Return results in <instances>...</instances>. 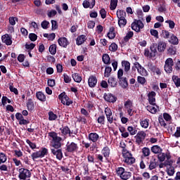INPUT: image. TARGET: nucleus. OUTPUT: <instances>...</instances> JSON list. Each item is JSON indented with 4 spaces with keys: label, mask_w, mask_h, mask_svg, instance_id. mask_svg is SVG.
I'll use <instances>...</instances> for the list:
<instances>
[{
    "label": "nucleus",
    "mask_w": 180,
    "mask_h": 180,
    "mask_svg": "<svg viewBox=\"0 0 180 180\" xmlns=\"http://www.w3.org/2000/svg\"><path fill=\"white\" fill-rule=\"evenodd\" d=\"M115 172L120 179L127 180L131 178V172L126 171V169H124L123 167H116Z\"/></svg>",
    "instance_id": "f257e3e1"
},
{
    "label": "nucleus",
    "mask_w": 180,
    "mask_h": 180,
    "mask_svg": "<svg viewBox=\"0 0 180 180\" xmlns=\"http://www.w3.org/2000/svg\"><path fill=\"white\" fill-rule=\"evenodd\" d=\"M46 155H49V149H47V148L42 147L39 150L32 153L31 158L33 161H36L37 158H44Z\"/></svg>",
    "instance_id": "f03ea898"
},
{
    "label": "nucleus",
    "mask_w": 180,
    "mask_h": 180,
    "mask_svg": "<svg viewBox=\"0 0 180 180\" xmlns=\"http://www.w3.org/2000/svg\"><path fill=\"white\" fill-rule=\"evenodd\" d=\"M46 155H49V149H47V148L42 147L39 150L32 153L31 158L33 161H36L37 158H44Z\"/></svg>",
    "instance_id": "7ed1b4c3"
},
{
    "label": "nucleus",
    "mask_w": 180,
    "mask_h": 180,
    "mask_svg": "<svg viewBox=\"0 0 180 180\" xmlns=\"http://www.w3.org/2000/svg\"><path fill=\"white\" fill-rule=\"evenodd\" d=\"M158 54V52L157 51V44H152L150 46V49H145V57H149V58H155V56H157Z\"/></svg>",
    "instance_id": "20e7f679"
},
{
    "label": "nucleus",
    "mask_w": 180,
    "mask_h": 180,
    "mask_svg": "<svg viewBox=\"0 0 180 180\" xmlns=\"http://www.w3.org/2000/svg\"><path fill=\"white\" fill-rule=\"evenodd\" d=\"M32 176L30 170L21 167L18 169V178L20 180L29 179Z\"/></svg>",
    "instance_id": "39448f33"
},
{
    "label": "nucleus",
    "mask_w": 180,
    "mask_h": 180,
    "mask_svg": "<svg viewBox=\"0 0 180 180\" xmlns=\"http://www.w3.org/2000/svg\"><path fill=\"white\" fill-rule=\"evenodd\" d=\"M132 30L136 32V33H140L141 29L144 28V23L141 20H134V22L131 25Z\"/></svg>",
    "instance_id": "423d86ee"
},
{
    "label": "nucleus",
    "mask_w": 180,
    "mask_h": 180,
    "mask_svg": "<svg viewBox=\"0 0 180 180\" xmlns=\"http://www.w3.org/2000/svg\"><path fill=\"white\" fill-rule=\"evenodd\" d=\"M146 137H147V134L144 131H139L136 133V135L134 136L135 139V143L138 146H141L144 143V141L146 140Z\"/></svg>",
    "instance_id": "0eeeda50"
},
{
    "label": "nucleus",
    "mask_w": 180,
    "mask_h": 180,
    "mask_svg": "<svg viewBox=\"0 0 180 180\" xmlns=\"http://www.w3.org/2000/svg\"><path fill=\"white\" fill-rule=\"evenodd\" d=\"M79 148V147L78 146V143H75V142L68 141L65 146V151L72 154H74V153H77Z\"/></svg>",
    "instance_id": "6e6552de"
},
{
    "label": "nucleus",
    "mask_w": 180,
    "mask_h": 180,
    "mask_svg": "<svg viewBox=\"0 0 180 180\" xmlns=\"http://www.w3.org/2000/svg\"><path fill=\"white\" fill-rule=\"evenodd\" d=\"M174 60L172 58L166 59L164 65V70L167 74H171L173 71Z\"/></svg>",
    "instance_id": "1a4fd4ad"
},
{
    "label": "nucleus",
    "mask_w": 180,
    "mask_h": 180,
    "mask_svg": "<svg viewBox=\"0 0 180 180\" xmlns=\"http://www.w3.org/2000/svg\"><path fill=\"white\" fill-rule=\"evenodd\" d=\"M60 148H61V147L52 146L51 148V153L57 158V160L61 161L63 155V150Z\"/></svg>",
    "instance_id": "9d476101"
},
{
    "label": "nucleus",
    "mask_w": 180,
    "mask_h": 180,
    "mask_svg": "<svg viewBox=\"0 0 180 180\" xmlns=\"http://www.w3.org/2000/svg\"><path fill=\"white\" fill-rule=\"evenodd\" d=\"M124 162L127 164V165H131L136 162V158H133L131 153L127 151L123 153Z\"/></svg>",
    "instance_id": "9b49d317"
},
{
    "label": "nucleus",
    "mask_w": 180,
    "mask_h": 180,
    "mask_svg": "<svg viewBox=\"0 0 180 180\" xmlns=\"http://www.w3.org/2000/svg\"><path fill=\"white\" fill-rule=\"evenodd\" d=\"M134 65H135V68H136L138 73L140 74L141 77H148V71L139 62H135Z\"/></svg>",
    "instance_id": "f8f14e48"
},
{
    "label": "nucleus",
    "mask_w": 180,
    "mask_h": 180,
    "mask_svg": "<svg viewBox=\"0 0 180 180\" xmlns=\"http://www.w3.org/2000/svg\"><path fill=\"white\" fill-rule=\"evenodd\" d=\"M105 114L107 117V120L110 124H112L113 123V120L116 122V118H113V113L112 112V110L109 107H107L105 108Z\"/></svg>",
    "instance_id": "ddd939ff"
},
{
    "label": "nucleus",
    "mask_w": 180,
    "mask_h": 180,
    "mask_svg": "<svg viewBox=\"0 0 180 180\" xmlns=\"http://www.w3.org/2000/svg\"><path fill=\"white\" fill-rule=\"evenodd\" d=\"M103 98L106 102H109L110 103H115L116 101H117V97L113 95L112 93L104 94Z\"/></svg>",
    "instance_id": "4468645a"
},
{
    "label": "nucleus",
    "mask_w": 180,
    "mask_h": 180,
    "mask_svg": "<svg viewBox=\"0 0 180 180\" xmlns=\"http://www.w3.org/2000/svg\"><path fill=\"white\" fill-rule=\"evenodd\" d=\"M147 164H149L148 169L150 171H153V169H155V168H157V167L159 165L158 159H157L155 157H153L150 159V162L148 163V162Z\"/></svg>",
    "instance_id": "2eb2a0df"
},
{
    "label": "nucleus",
    "mask_w": 180,
    "mask_h": 180,
    "mask_svg": "<svg viewBox=\"0 0 180 180\" xmlns=\"http://www.w3.org/2000/svg\"><path fill=\"white\" fill-rule=\"evenodd\" d=\"M148 67L149 70H150V71L153 72V74H156V75H158V77L161 75L162 74L161 69L158 68L155 65L150 63L148 64Z\"/></svg>",
    "instance_id": "dca6fc26"
},
{
    "label": "nucleus",
    "mask_w": 180,
    "mask_h": 180,
    "mask_svg": "<svg viewBox=\"0 0 180 180\" xmlns=\"http://www.w3.org/2000/svg\"><path fill=\"white\" fill-rule=\"evenodd\" d=\"M1 41L3 43H5L6 46H12V37L8 34H5L4 35L1 36Z\"/></svg>",
    "instance_id": "f3484780"
},
{
    "label": "nucleus",
    "mask_w": 180,
    "mask_h": 180,
    "mask_svg": "<svg viewBox=\"0 0 180 180\" xmlns=\"http://www.w3.org/2000/svg\"><path fill=\"white\" fill-rule=\"evenodd\" d=\"M157 94L155 91H150L148 94V103L150 105H152V106H156L155 104V96Z\"/></svg>",
    "instance_id": "a211bd4d"
},
{
    "label": "nucleus",
    "mask_w": 180,
    "mask_h": 180,
    "mask_svg": "<svg viewBox=\"0 0 180 180\" xmlns=\"http://www.w3.org/2000/svg\"><path fill=\"white\" fill-rule=\"evenodd\" d=\"M156 47H158V51L159 53H164L167 49V43L164 41H160Z\"/></svg>",
    "instance_id": "6ab92c4d"
},
{
    "label": "nucleus",
    "mask_w": 180,
    "mask_h": 180,
    "mask_svg": "<svg viewBox=\"0 0 180 180\" xmlns=\"http://www.w3.org/2000/svg\"><path fill=\"white\" fill-rule=\"evenodd\" d=\"M88 84L90 88H95V86H96V84H98V79H96V77L94 75L90 76L88 79Z\"/></svg>",
    "instance_id": "aec40b11"
},
{
    "label": "nucleus",
    "mask_w": 180,
    "mask_h": 180,
    "mask_svg": "<svg viewBox=\"0 0 180 180\" xmlns=\"http://www.w3.org/2000/svg\"><path fill=\"white\" fill-rule=\"evenodd\" d=\"M58 43L60 47H63L64 49H67V46L70 44L68 42V39L66 37H60L58 39Z\"/></svg>",
    "instance_id": "412c9836"
},
{
    "label": "nucleus",
    "mask_w": 180,
    "mask_h": 180,
    "mask_svg": "<svg viewBox=\"0 0 180 180\" xmlns=\"http://www.w3.org/2000/svg\"><path fill=\"white\" fill-rule=\"evenodd\" d=\"M169 43H170V44H173V46H178V44H179V39L176 36H175V34H171Z\"/></svg>",
    "instance_id": "4be33fe9"
},
{
    "label": "nucleus",
    "mask_w": 180,
    "mask_h": 180,
    "mask_svg": "<svg viewBox=\"0 0 180 180\" xmlns=\"http://www.w3.org/2000/svg\"><path fill=\"white\" fill-rule=\"evenodd\" d=\"M85 41H86V36L85 34L79 35L76 39L77 46H81L82 44H84Z\"/></svg>",
    "instance_id": "5701e85b"
},
{
    "label": "nucleus",
    "mask_w": 180,
    "mask_h": 180,
    "mask_svg": "<svg viewBox=\"0 0 180 180\" xmlns=\"http://www.w3.org/2000/svg\"><path fill=\"white\" fill-rule=\"evenodd\" d=\"M89 141H92V143H96V141L99 140V134L96 132H91L89 134Z\"/></svg>",
    "instance_id": "b1692460"
},
{
    "label": "nucleus",
    "mask_w": 180,
    "mask_h": 180,
    "mask_svg": "<svg viewBox=\"0 0 180 180\" xmlns=\"http://www.w3.org/2000/svg\"><path fill=\"white\" fill-rule=\"evenodd\" d=\"M107 36L110 40H112V39H115L116 37V33H115V27H110Z\"/></svg>",
    "instance_id": "393cba45"
},
{
    "label": "nucleus",
    "mask_w": 180,
    "mask_h": 180,
    "mask_svg": "<svg viewBox=\"0 0 180 180\" xmlns=\"http://www.w3.org/2000/svg\"><path fill=\"white\" fill-rule=\"evenodd\" d=\"M36 98L38 99V101H40L41 102H46V95H44L42 91H37L36 93Z\"/></svg>",
    "instance_id": "a878e982"
},
{
    "label": "nucleus",
    "mask_w": 180,
    "mask_h": 180,
    "mask_svg": "<svg viewBox=\"0 0 180 180\" xmlns=\"http://www.w3.org/2000/svg\"><path fill=\"white\" fill-rule=\"evenodd\" d=\"M101 153L105 158H109L110 155V148H109L108 146L104 147L101 150Z\"/></svg>",
    "instance_id": "bb28decb"
},
{
    "label": "nucleus",
    "mask_w": 180,
    "mask_h": 180,
    "mask_svg": "<svg viewBox=\"0 0 180 180\" xmlns=\"http://www.w3.org/2000/svg\"><path fill=\"white\" fill-rule=\"evenodd\" d=\"M58 99L60 101L61 103H65V101H68V99H70V97L67 96L65 91H63L58 96Z\"/></svg>",
    "instance_id": "cd10ccee"
},
{
    "label": "nucleus",
    "mask_w": 180,
    "mask_h": 180,
    "mask_svg": "<svg viewBox=\"0 0 180 180\" xmlns=\"http://www.w3.org/2000/svg\"><path fill=\"white\" fill-rule=\"evenodd\" d=\"M61 140L63 139L60 136H56L54 139H53V144L52 145V147H61Z\"/></svg>",
    "instance_id": "c85d7f7f"
},
{
    "label": "nucleus",
    "mask_w": 180,
    "mask_h": 180,
    "mask_svg": "<svg viewBox=\"0 0 180 180\" xmlns=\"http://www.w3.org/2000/svg\"><path fill=\"white\" fill-rule=\"evenodd\" d=\"M122 65L124 67V71L127 74L130 71V62L127 60H122Z\"/></svg>",
    "instance_id": "c756f323"
},
{
    "label": "nucleus",
    "mask_w": 180,
    "mask_h": 180,
    "mask_svg": "<svg viewBox=\"0 0 180 180\" xmlns=\"http://www.w3.org/2000/svg\"><path fill=\"white\" fill-rule=\"evenodd\" d=\"M59 130L61 131V136H68L70 133V127H68V126L62 127Z\"/></svg>",
    "instance_id": "7c9ffc66"
},
{
    "label": "nucleus",
    "mask_w": 180,
    "mask_h": 180,
    "mask_svg": "<svg viewBox=\"0 0 180 180\" xmlns=\"http://www.w3.org/2000/svg\"><path fill=\"white\" fill-rule=\"evenodd\" d=\"M108 85H110V86H112V88L117 86V81H116V79L113 77H110L108 78Z\"/></svg>",
    "instance_id": "2f4dec72"
},
{
    "label": "nucleus",
    "mask_w": 180,
    "mask_h": 180,
    "mask_svg": "<svg viewBox=\"0 0 180 180\" xmlns=\"http://www.w3.org/2000/svg\"><path fill=\"white\" fill-rule=\"evenodd\" d=\"M127 130L131 136H134L135 134H137V127L136 126H129L127 127Z\"/></svg>",
    "instance_id": "473e14b6"
},
{
    "label": "nucleus",
    "mask_w": 180,
    "mask_h": 180,
    "mask_svg": "<svg viewBox=\"0 0 180 180\" xmlns=\"http://www.w3.org/2000/svg\"><path fill=\"white\" fill-rule=\"evenodd\" d=\"M27 110L32 112L34 109V103L32 98H29L27 103Z\"/></svg>",
    "instance_id": "72a5a7b5"
},
{
    "label": "nucleus",
    "mask_w": 180,
    "mask_h": 180,
    "mask_svg": "<svg viewBox=\"0 0 180 180\" xmlns=\"http://www.w3.org/2000/svg\"><path fill=\"white\" fill-rule=\"evenodd\" d=\"M49 51L52 56H56V53H57V44H53L49 46Z\"/></svg>",
    "instance_id": "f704fd0d"
},
{
    "label": "nucleus",
    "mask_w": 180,
    "mask_h": 180,
    "mask_svg": "<svg viewBox=\"0 0 180 180\" xmlns=\"http://www.w3.org/2000/svg\"><path fill=\"white\" fill-rule=\"evenodd\" d=\"M102 60L106 65L110 64V56H109V54L104 53L102 56Z\"/></svg>",
    "instance_id": "c9c22d12"
},
{
    "label": "nucleus",
    "mask_w": 180,
    "mask_h": 180,
    "mask_svg": "<svg viewBox=\"0 0 180 180\" xmlns=\"http://www.w3.org/2000/svg\"><path fill=\"white\" fill-rule=\"evenodd\" d=\"M120 84H122V88L126 89L129 86V82H127V77H122L121 79H119Z\"/></svg>",
    "instance_id": "e433bc0d"
},
{
    "label": "nucleus",
    "mask_w": 180,
    "mask_h": 180,
    "mask_svg": "<svg viewBox=\"0 0 180 180\" xmlns=\"http://www.w3.org/2000/svg\"><path fill=\"white\" fill-rule=\"evenodd\" d=\"M151 151L153 154H160L162 151V149L159 146H153L151 147Z\"/></svg>",
    "instance_id": "4c0bfd02"
},
{
    "label": "nucleus",
    "mask_w": 180,
    "mask_h": 180,
    "mask_svg": "<svg viewBox=\"0 0 180 180\" xmlns=\"http://www.w3.org/2000/svg\"><path fill=\"white\" fill-rule=\"evenodd\" d=\"M150 123L149 119H144L140 122V124L143 129H148Z\"/></svg>",
    "instance_id": "58836bf2"
},
{
    "label": "nucleus",
    "mask_w": 180,
    "mask_h": 180,
    "mask_svg": "<svg viewBox=\"0 0 180 180\" xmlns=\"http://www.w3.org/2000/svg\"><path fill=\"white\" fill-rule=\"evenodd\" d=\"M166 172L169 176H174V174H175V167L173 166L167 167Z\"/></svg>",
    "instance_id": "ea45409f"
},
{
    "label": "nucleus",
    "mask_w": 180,
    "mask_h": 180,
    "mask_svg": "<svg viewBox=\"0 0 180 180\" xmlns=\"http://www.w3.org/2000/svg\"><path fill=\"white\" fill-rule=\"evenodd\" d=\"M72 77L73 78L75 82H77L78 84L82 81V77L78 73L72 74Z\"/></svg>",
    "instance_id": "a19ab883"
},
{
    "label": "nucleus",
    "mask_w": 180,
    "mask_h": 180,
    "mask_svg": "<svg viewBox=\"0 0 180 180\" xmlns=\"http://www.w3.org/2000/svg\"><path fill=\"white\" fill-rule=\"evenodd\" d=\"M117 16L118 19H124L126 18V11L123 10H118L117 11Z\"/></svg>",
    "instance_id": "79ce46f5"
},
{
    "label": "nucleus",
    "mask_w": 180,
    "mask_h": 180,
    "mask_svg": "<svg viewBox=\"0 0 180 180\" xmlns=\"http://www.w3.org/2000/svg\"><path fill=\"white\" fill-rule=\"evenodd\" d=\"M137 82L141 85H146V84H147V79H146V77H144V76H138Z\"/></svg>",
    "instance_id": "37998d69"
},
{
    "label": "nucleus",
    "mask_w": 180,
    "mask_h": 180,
    "mask_svg": "<svg viewBox=\"0 0 180 180\" xmlns=\"http://www.w3.org/2000/svg\"><path fill=\"white\" fill-rule=\"evenodd\" d=\"M48 115H49V120H50L51 122H53V120H57V119L58 118V116L54 114L53 111H49Z\"/></svg>",
    "instance_id": "c03bdc74"
},
{
    "label": "nucleus",
    "mask_w": 180,
    "mask_h": 180,
    "mask_svg": "<svg viewBox=\"0 0 180 180\" xmlns=\"http://www.w3.org/2000/svg\"><path fill=\"white\" fill-rule=\"evenodd\" d=\"M142 154L143 157H150L151 154V150L148 147H144L142 148Z\"/></svg>",
    "instance_id": "a18cd8bd"
},
{
    "label": "nucleus",
    "mask_w": 180,
    "mask_h": 180,
    "mask_svg": "<svg viewBox=\"0 0 180 180\" xmlns=\"http://www.w3.org/2000/svg\"><path fill=\"white\" fill-rule=\"evenodd\" d=\"M127 24V20L126 18H118V25L120 27H124Z\"/></svg>",
    "instance_id": "49530a36"
},
{
    "label": "nucleus",
    "mask_w": 180,
    "mask_h": 180,
    "mask_svg": "<svg viewBox=\"0 0 180 180\" xmlns=\"http://www.w3.org/2000/svg\"><path fill=\"white\" fill-rule=\"evenodd\" d=\"M124 106L125 109L133 108V101L130 99H128L127 101L124 102Z\"/></svg>",
    "instance_id": "de8ad7c7"
},
{
    "label": "nucleus",
    "mask_w": 180,
    "mask_h": 180,
    "mask_svg": "<svg viewBox=\"0 0 180 180\" xmlns=\"http://www.w3.org/2000/svg\"><path fill=\"white\" fill-rule=\"evenodd\" d=\"M110 72H112V67L107 66L105 67L104 72V77L105 78H109L110 77Z\"/></svg>",
    "instance_id": "09e8293b"
},
{
    "label": "nucleus",
    "mask_w": 180,
    "mask_h": 180,
    "mask_svg": "<svg viewBox=\"0 0 180 180\" xmlns=\"http://www.w3.org/2000/svg\"><path fill=\"white\" fill-rule=\"evenodd\" d=\"M172 80L175 84L176 88H179L180 86V78L178 76L174 75L172 76Z\"/></svg>",
    "instance_id": "8fccbe9b"
},
{
    "label": "nucleus",
    "mask_w": 180,
    "mask_h": 180,
    "mask_svg": "<svg viewBox=\"0 0 180 180\" xmlns=\"http://www.w3.org/2000/svg\"><path fill=\"white\" fill-rule=\"evenodd\" d=\"M117 0H111L110 1V11H115V9H116L117 6Z\"/></svg>",
    "instance_id": "3c124183"
},
{
    "label": "nucleus",
    "mask_w": 180,
    "mask_h": 180,
    "mask_svg": "<svg viewBox=\"0 0 180 180\" xmlns=\"http://www.w3.org/2000/svg\"><path fill=\"white\" fill-rule=\"evenodd\" d=\"M18 19L17 17H10L8 18V22L11 26H15L16 25V22H18Z\"/></svg>",
    "instance_id": "603ef678"
},
{
    "label": "nucleus",
    "mask_w": 180,
    "mask_h": 180,
    "mask_svg": "<svg viewBox=\"0 0 180 180\" xmlns=\"http://www.w3.org/2000/svg\"><path fill=\"white\" fill-rule=\"evenodd\" d=\"M157 158H158V161H160V162H164V161H165V153H162L160 152L157 155Z\"/></svg>",
    "instance_id": "864d4df0"
},
{
    "label": "nucleus",
    "mask_w": 180,
    "mask_h": 180,
    "mask_svg": "<svg viewBox=\"0 0 180 180\" xmlns=\"http://www.w3.org/2000/svg\"><path fill=\"white\" fill-rule=\"evenodd\" d=\"M168 53H169V54H171V56H175V54H176V48L174 47L173 46H171L168 50H167Z\"/></svg>",
    "instance_id": "5fc2aeb1"
},
{
    "label": "nucleus",
    "mask_w": 180,
    "mask_h": 180,
    "mask_svg": "<svg viewBox=\"0 0 180 180\" xmlns=\"http://www.w3.org/2000/svg\"><path fill=\"white\" fill-rule=\"evenodd\" d=\"M41 26L42 29L47 30L49 29V26H50V22L47 20H44L41 22Z\"/></svg>",
    "instance_id": "6e6d98bb"
},
{
    "label": "nucleus",
    "mask_w": 180,
    "mask_h": 180,
    "mask_svg": "<svg viewBox=\"0 0 180 180\" xmlns=\"http://www.w3.org/2000/svg\"><path fill=\"white\" fill-rule=\"evenodd\" d=\"M117 47L118 46H117V44H116V43H112L109 46V50L110 51H112V52L117 51Z\"/></svg>",
    "instance_id": "4d7b16f0"
},
{
    "label": "nucleus",
    "mask_w": 180,
    "mask_h": 180,
    "mask_svg": "<svg viewBox=\"0 0 180 180\" xmlns=\"http://www.w3.org/2000/svg\"><path fill=\"white\" fill-rule=\"evenodd\" d=\"M120 117L121 119V122H122V124H126V123H127V122H129V118H127L126 117H123V112L120 113Z\"/></svg>",
    "instance_id": "13d9d810"
},
{
    "label": "nucleus",
    "mask_w": 180,
    "mask_h": 180,
    "mask_svg": "<svg viewBox=\"0 0 180 180\" xmlns=\"http://www.w3.org/2000/svg\"><path fill=\"white\" fill-rule=\"evenodd\" d=\"M36 47V44L31 43L30 44H25V49L27 50H28V51H32V50H33V49H34Z\"/></svg>",
    "instance_id": "bf43d9fd"
},
{
    "label": "nucleus",
    "mask_w": 180,
    "mask_h": 180,
    "mask_svg": "<svg viewBox=\"0 0 180 180\" xmlns=\"http://www.w3.org/2000/svg\"><path fill=\"white\" fill-rule=\"evenodd\" d=\"M7 160H8V158L6 157V154L4 153H0V160L1 161V162L5 164Z\"/></svg>",
    "instance_id": "052dcab7"
},
{
    "label": "nucleus",
    "mask_w": 180,
    "mask_h": 180,
    "mask_svg": "<svg viewBox=\"0 0 180 180\" xmlns=\"http://www.w3.org/2000/svg\"><path fill=\"white\" fill-rule=\"evenodd\" d=\"M29 39L31 41H36L37 40V35L34 33H30Z\"/></svg>",
    "instance_id": "680f3d73"
},
{
    "label": "nucleus",
    "mask_w": 180,
    "mask_h": 180,
    "mask_svg": "<svg viewBox=\"0 0 180 180\" xmlns=\"http://www.w3.org/2000/svg\"><path fill=\"white\" fill-rule=\"evenodd\" d=\"M147 108L148 110H149L150 113H153V115H155V113H157V108H155V107L148 105Z\"/></svg>",
    "instance_id": "e2e57ef3"
},
{
    "label": "nucleus",
    "mask_w": 180,
    "mask_h": 180,
    "mask_svg": "<svg viewBox=\"0 0 180 180\" xmlns=\"http://www.w3.org/2000/svg\"><path fill=\"white\" fill-rule=\"evenodd\" d=\"M171 34L167 30H162V35L164 39H169Z\"/></svg>",
    "instance_id": "0e129e2a"
},
{
    "label": "nucleus",
    "mask_w": 180,
    "mask_h": 180,
    "mask_svg": "<svg viewBox=\"0 0 180 180\" xmlns=\"http://www.w3.org/2000/svg\"><path fill=\"white\" fill-rule=\"evenodd\" d=\"M26 143H27V144H28L30 146V148H32V150H34V148H36V147H37V145L34 143L30 141V140H29V139H26Z\"/></svg>",
    "instance_id": "69168bd1"
},
{
    "label": "nucleus",
    "mask_w": 180,
    "mask_h": 180,
    "mask_svg": "<svg viewBox=\"0 0 180 180\" xmlns=\"http://www.w3.org/2000/svg\"><path fill=\"white\" fill-rule=\"evenodd\" d=\"M98 123L100 124H105V115H101L98 117Z\"/></svg>",
    "instance_id": "338daca9"
},
{
    "label": "nucleus",
    "mask_w": 180,
    "mask_h": 180,
    "mask_svg": "<svg viewBox=\"0 0 180 180\" xmlns=\"http://www.w3.org/2000/svg\"><path fill=\"white\" fill-rule=\"evenodd\" d=\"M99 13L102 19H105L106 18V10L105 8H101L99 11Z\"/></svg>",
    "instance_id": "774afa93"
}]
</instances>
